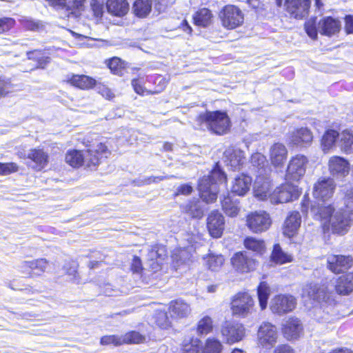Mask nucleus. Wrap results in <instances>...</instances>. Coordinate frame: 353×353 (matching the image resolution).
<instances>
[{"label": "nucleus", "mask_w": 353, "mask_h": 353, "mask_svg": "<svg viewBox=\"0 0 353 353\" xmlns=\"http://www.w3.org/2000/svg\"><path fill=\"white\" fill-rule=\"evenodd\" d=\"M296 305V299L289 294H279L274 296L270 304L271 311L279 315L292 312Z\"/></svg>", "instance_id": "ddd939ff"}, {"label": "nucleus", "mask_w": 353, "mask_h": 353, "mask_svg": "<svg viewBox=\"0 0 353 353\" xmlns=\"http://www.w3.org/2000/svg\"><path fill=\"white\" fill-rule=\"evenodd\" d=\"M345 208L352 209L353 210V188L347 190L345 196Z\"/></svg>", "instance_id": "0e129e2a"}, {"label": "nucleus", "mask_w": 353, "mask_h": 353, "mask_svg": "<svg viewBox=\"0 0 353 353\" xmlns=\"http://www.w3.org/2000/svg\"><path fill=\"white\" fill-rule=\"evenodd\" d=\"M301 217L299 212H292L286 218L283 228V234L288 237L293 236L300 227Z\"/></svg>", "instance_id": "c85d7f7f"}, {"label": "nucleus", "mask_w": 353, "mask_h": 353, "mask_svg": "<svg viewBox=\"0 0 353 353\" xmlns=\"http://www.w3.org/2000/svg\"><path fill=\"white\" fill-rule=\"evenodd\" d=\"M123 63L119 58L114 57L108 62V68L111 72L118 76H123L124 74V70L123 68Z\"/></svg>", "instance_id": "3c124183"}, {"label": "nucleus", "mask_w": 353, "mask_h": 353, "mask_svg": "<svg viewBox=\"0 0 353 353\" xmlns=\"http://www.w3.org/2000/svg\"><path fill=\"white\" fill-rule=\"evenodd\" d=\"M156 323L160 327L165 329L170 325L167 314L164 312H159L156 314Z\"/></svg>", "instance_id": "bf43d9fd"}, {"label": "nucleus", "mask_w": 353, "mask_h": 353, "mask_svg": "<svg viewBox=\"0 0 353 353\" xmlns=\"http://www.w3.org/2000/svg\"><path fill=\"white\" fill-rule=\"evenodd\" d=\"M271 225V217L265 211H255L246 216V225L254 233L264 232L270 228Z\"/></svg>", "instance_id": "0eeeda50"}, {"label": "nucleus", "mask_w": 353, "mask_h": 353, "mask_svg": "<svg viewBox=\"0 0 353 353\" xmlns=\"http://www.w3.org/2000/svg\"><path fill=\"white\" fill-rule=\"evenodd\" d=\"M32 276L40 275L44 272L48 267V261L44 259L30 261Z\"/></svg>", "instance_id": "8fccbe9b"}, {"label": "nucleus", "mask_w": 353, "mask_h": 353, "mask_svg": "<svg viewBox=\"0 0 353 353\" xmlns=\"http://www.w3.org/2000/svg\"><path fill=\"white\" fill-rule=\"evenodd\" d=\"M245 247L258 253H262L265 248L264 241L254 237H247L244 241Z\"/></svg>", "instance_id": "de8ad7c7"}, {"label": "nucleus", "mask_w": 353, "mask_h": 353, "mask_svg": "<svg viewBox=\"0 0 353 353\" xmlns=\"http://www.w3.org/2000/svg\"><path fill=\"white\" fill-rule=\"evenodd\" d=\"M223 26L227 29H234L241 26L244 21L242 11L234 5H227L219 14Z\"/></svg>", "instance_id": "6e6552de"}, {"label": "nucleus", "mask_w": 353, "mask_h": 353, "mask_svg": "<svg viewBox=\"0 0 353 353\" xmlns=\"http://www.w3.org/2000/svg\"><path fill=\"white\" fill-rule=\"evenodd\" d=\"M68 81L72 85L82 90L92 88L96 85V80L86 75L72 74L68 77Z\"/></svg>", "instance_id": "473e14b6"}, {"label": "nucleus", "mask_w": 353, "mask_h": 353, "mask_svg": "<svg viewBox=\"0 0 353 353\" xmlns=\"http://www.w3.org/2000/svg\"><path fill=\"white\" fill-rule=\"evenodd\" d=\"M88 150L85 152L70 150L65 157V162L72 168L85 165L88 168L95 167L100 163L102 158H107L110 154L108 147L102 142L95 140L87 145Z\"/></svg>", "instance_id": "7ed1b4c3"}, {"label": "nucleus", "mask_w": 353, "mask_h": 353, "mask_svg": "<svg viewBox=\"0 0 353 353\" xmlns=\"http://www.w3.org/2000/svg\"><path fill=\"white\" fill-rule=\"evenodd\" d=\"M308 163L307 157L296 154L291 158L286 171V179L292 181H299L304 176Z\"/></svg>", "instance_id": "f8f14e48"}, {"label": "nucleus", "mask_w": 353, "mask_h": 353, "mask_svg": "<svg viewBox=\"0 0 353 353\" xmlns=\"http://www.w3.org/2000/svg\"><path fill=\"white\" fill-rule=\"evenodd\" d=\"M223 344L215 337H209L201 347L202 353H221L223 350Z\"/></svg>", "instance_id": "4c0bfd02"}, {"label": "nucleus", "mask_w": 353, "mask_h": 353, "mask_svg": "<svg viewBox=\"0 0 353 353\" xmlns=\"http://www.w3.org/2000/svg\"><path fill=\"white\" fill-rule=\"evenodd\" d=\"M13 85L9 79L4 77H0V94L6 95L12 91Z\"/></svg>", "instance_id": "13d9d810"}, {"label": "nucleus", "mask_w": 353, "mask_h": 353, "mask_svg": "<svg viewBox=\"0 0 353 353\" xmlns=\"http://www.w3.org/2000/svg\"><path fill=\"white\" fill-rule=\"evenodd\" d=\"M341 21L337 19L327 17L321 19L318 23V30L322 34L331 37L341 30Z\"/></svg>", "instance_id": "a878e982"}, {"label": "nucleus", "mask_w": 353, "mask_h": 353, "mask_svg": "<svg viewBox=\"0 0 353 353\" xmlns=\"http://www.w3.org/2000/svg\"><path fill=\"white\" fill-rule=\"evenodd\" d=\"M169 311L173 317L184 318L189 315L191 308L190 305L183 300L177 299L170 302Z\"/></svg>", "instance_id": "7c9ffc66"}, {"label": "nucleus", "mask_w": 353, "mask_h": 353, "mask_svg": "<svg viewBox=\"0 0 353 353\" xmlns=\"http://www.w3.org/2000/svg\"><path fill=\"white\" fill-rule=\"evenodd\" d=\"M213 321L211 317L205 316L197 323L196 332L198 334H207L212 331Z\"/></svg>", "instance_id": "49530a36"}, {"label": "nucleus", "mask_w": 353, "mask_h": 353, "mask_svg": "<svg viewBox=\"0 0 353 353\" xmlns=\"http://www.w3.org/2000/svg\"><path fill=\"white\" fill-rule=\"evenodd\" d=\"M230 305L234 316L244 318L254 310V302L248 292H239L232 297Z\"/></svg>", "instance_id": "423d86ee"}, {"label": "nucleus", "mask_w": 353, "mask_h": 353, "mask_svg": "<svg viewBox=\"0 0 353 353\" xmlns=\"http://www.w3.org/2000/svg\"><path fill=\"white\" fill-rule=\"evenodd\" d=\"M204 265L210 270L219 271L224 263V258L221 254L210 253L203 256Z\"/></svg>", "instance_id": "f704fd0d"}, {"label": "nucleus", "mask_w": 353, "mask_h": 353, "mask_svg": "<svg viewBox=\"0 0 353 353\" xmlns=\"http://www.w3.org/2000/svg\"><path fill=\"white\" fill-rule=\"evenodd\" d=\"M226 181L225 174L220 169L218 164L208 176H204L199 181V190L201 199L206 203H212L217 199L218 183Z\"/></svg>", "instance_id": "20e7f679"}, {"label": "nucleus", "mask_w": 353, "mask_h": 353, "mask_svg": "<svg viewBox=\"0 0 353 353\" xmlns=\"http://www.w3.org/2000/svg\"><path fill=\"white\" fill-rule=\"evenodd\" d=\"M201 341L194 337L185 339L183 342V353H202L200 347Z\"/></svg>", "instance_id": "37998d69"}, {"label": "nucleus", "mask_w": 353, "mask_h": 353, "mask_svg": "<svg viewBox=\"0 0 353 353\" xmlns=\"http://www.w3.org/2000/svg\"><path fill=\"white\" fill-rule=\"evenodd\" d=\"M134 12L139 17H146L151 11V0H137L133 6Z\"/></svg>", "instance_id": "79ce46f5"}, {"label": "nucleus", "mask_w": 353, "mask_h": 353, "mask_svg": "<svg viewBox=\"0 0 353 353\" xmlns=\"http://www.w3.org/2000/svg\"><path fill=\"white\" fill-rule=\"evenodd\" d=\"M163 253V248L153 246L149 252L148 256L151 261L158 260V259H161L164 255Z\"/></svg>", "instance_id": "052dcab7"}, {"label": "nucleus", "mask_w": 353, "mask_h": 353, "mask_svg": "<svg viewBox=\"0 0 353 353\" xmlns=\"http://www.w3.org/2000/svg\"><path fill=\"white\" fill-rule=\"evenodd\" d=\"M132 85L134 91L140 95H142L145 92V88L141 85V82L139 79H134L132 80Z\"/></svg>", "instance_id": "69168bd1"}, {"label": "nucleus", "mask_w": 353, "mask_h": 353, "mask_svg": "<svg viewBox=\"0 0 353 353\" xmlns=\"http://www.w3.org/2000/svg\"><path fill=\"white\" fill-rule=\"evenodd\" d=\"M273 353H294V351L289 345L282 344L276 346Z\"/></svg>", "instance_id": "338daca9"}, {"label": "nucleus", "mask_w": 353, "mask_h": 353, "mask_svg": "<svg viewBox=\"0 0 353 353\" xmlns=\"http://www.w3.org/2000/svg\"><path fill=\"white\" fill-rule=\"evenodd\" d=\"M252 181V178L247 174H236L231 181L230 191L237 196H243L250 190Z\"/></svg>", "instance_id": "b1692460"}, {"label": "nucleus", "mask_w": 353, "mask_h": 353, "mask_svg": "<svg viewBox=\"0 0 353 353\" xmlns=\"http://www.w3.org/2000/svg\"><path fill=\"white\" fill-rule=\"evenodd\" d=\"M106 7L109 13L118 17L125 15L129 9L125 0H108Z\"/></svg>", "instance_id": "72a5a7b5"}, {"label": "nucleus", "mask_w": 353, "mask_h": 353, "mask_svg": "<svg viewBox=\"0 0 353 353\" xmlns=\"http://www.w3.org/2000/svg\"><path fill=\"white\" fill-rule=\"evenodd\" d=\"M233 267L240 272H248L256 268V261L245 252H237L231 259Z\"/></svg>", "instance_id": "393cba45"}, {"label": "nucleus", "mask_w": 353, "mask_h": 353, "mask_svg": "<svg viewBox=\"0 0 353 353\" xmlns=\"http://www.w3.org/2000/svg\"><path fill=\"white\" fill-rule=\"evenodd\" d=\"M220 332L228 344L239 342L245 336L244 325L238 322L225 321L221 325Z\"/></svg>", "instance_id": "1a4fd4ad"}, {"label": "nucleus", "mask_w": 353, "mask_h": 353, "mask_svg": "<svg viewBox=\"0 0 353 353\" xmlns=\"http://www.w3.org/2000/svg\"><path fill=\"white\" fill-rule=\"evenodd\" d=\"M183 211L192 218H201L203 215L202 203L199 199L190 201L183 206Z\"/></svg>", "instance_id": "c9c22d12"}, {"label": "nucleus", "mask_w": 353, "mask_h": 353, "mask_svg": "<svg viewBox=\"0 0 353 353\" xmlns=\"http://www.w3.org/2000/svg\"><path fill=\"white\" fill-rule=\"evenodd\" d=\"M196 121L198 124L196 128L203 129L205 127L219 135L226 133L230 128V119L227 114L221 111H207L198 116Z\"/></svg>", "instance_id": "39448f33"}, {"label": "nucleus", "mask_w": 353, "mask_h": 353, "mask_svg": "<svg viewBox=\"0 0 353 353\" xmlns=\"http://www.w3.org/2000/svg\"><path fill=\"white\" fill-rule=\"evenodd\" d=\"M288 157V150L285 146L280 143L272 145L270 149V159L275 167L283 165Z\"/></svg>", "instance_id": "cd10ccee"}, {"label": "nucleus", "mask_w": 353, "mask_h": 353, "mask_svg": "<svg viewBox=\"0 0 353 353\" xmlns=\"http://www.w3.org/2000/svg\"><path fill=\"white\" fill-rule=\"evenodd\" d=\"M270 294V289L268 285L265 282H261L258 286L257 294L261 310L266 308Z\"/></svg>", "instance_id": "a18cd8bd"}, {"label": "nucleus", "mask_w": 353, "mask_h": 353, "mask_svg": "<svg viewBox=\"0 0 353 353\" xmlns=\"http://www.w3.org/2000/svg\"><path fill=\"white\" fill-rule=\"evenodd\" d=\"M299 195L297 186L292 183H285L276 188L270 194V200L272 203H287L297 199Z\"/></svg>", "instance_id": "9b49d317"}, {"label": "nucleus", "mask_w": 353, "mask_h": 353, "mask_svg": "<svg viewBox=\"0 0 353 353\" xmlns=\"http://www.w3.org/2000/svg\"><path fill=\"white\" fill-rule=\"evenodd\" d=\"M303 327L298 318L290 317L283 324L282 332L288 340H294L300 337L303 333Z\"/></svg>", "instance_id": "5701e85b"}, {"label": "nucleus", "mask_w": 353, "mask_h": 353, "mask_svg": "<svg viewBox=\"0 0 353 353\" xmlns=\"http://www.w3.org/2000/svg\"><path fill=\"white\" fill-rule=\"evenodd\" d=\"M319 288H327L328 290H332V294L334 290L339 294L346 295L353 290V273H349L346 275L340 276L332 285H318Z\"/></svg>", "instance_id": "4be33fe9"}, {"label": "nucleus", "mask_w": 353, "mask_h": 353, "mask_svg": "<svg viewBox=\"0 0 353 353\" xmlns=\"http://www.w3.org/2000/svg\"><path fill=\"white\" fill-rule=\"evenodd\" d=\"M353 265V258L350 255L330 254L327 256V268L334 274L347 271Z\"/></svg>", "instance_id": "4468645a"}, {"label": "nucleus", "mask_w": 353, "mask_h": 353, "mask_svg": "<svg viewBox=\"0 0 353 353\" xmlns=\"http://www.w3.org/2000/svg\"><path fill=\"white\" fill-rule=\"evenodd\" d=\"M207 228L211 236L220 238L225 229V219L217 210L210 213L207 219Z\"/></svg>", "instance_id": "dca6fc26"}, {"label": "nucleus", "mask_w": 353, "mask_h": 353, "mask_svg": "<svg viewBox=\"0 0 353 353\" xmlns=\"http://www.w3.org/2000/svg\"><path fill=\"white\" fill-rule=\"evenodd\" d=\"M328 170L333 177L343 178L349 174L350 163L343 157L333 156L328 161Z\"/></svg>", "instance_id": "aec40b11"}, {"label": "nucleus", "mask_w": 353, "mask_h": 353, "mask_svg": "<svg viewBox=\"0 0 353 353\" xmlns=\"http://www.w3.org/2000/svg\"><path fill=\"white\" fill-rule=\"evenodd\" d=\"M212 17V14L210 10L202 8L194 14L193 19L196 26L207 27L211 24Z\"/></svg>", "instance_id": "ea45409f"}, {"label": "nucleus", "mask_w": 353, "mask_h": 353, "mask_svg": "<svg viewBox=\"0 0 353 353\" xmlns=\"http://www.w3.org/2000/svg\"><path fill=\"white\" fill-rule=\"evenodd\" d=\"M186 236L185 240L188 242V245H184L174 250L172 256L173 261L176 262L177 265L188 262L196 249L194 243L197 237L190 234H186Z\"/></svg>", "instance_id": "2eb2a0df"}, {"label": "nucleus", "mask_w": 353, "mask_h": 353, "mask_svg": "<svg viewBox=\"0 0 353 353\" xmlns=\"http://www.w3.org/2000/svg\"><path fill=\"white\" fill-rule=\"evenodd\" d=\"M270 181L268 175H257L254 183V196L261 200L270 198Z\"/></svg>", "instance_id": "bb28decb"}, {"label": "nucleus", "mask_w": 353, "mask_h": 353, "mask_svg": "<svg viewBox=\"0 0 353 353\" xmlns=\"http://www.w3.org/2000/svg\"><path fill=\"white\" fill-rule=\"evenodd\" d=\"M18 171V165L15 163H0V174L8 175Z\"/></svg>", "instance_id": "4d7b16f0"}, {"label": "nucleus", "mask_w": 353, "mask_h": 353, "mask_svg": "<svg viewBox=\"0 0 353 353\" xmlns=\"http://www.w3.org/2000/svg\"><path fill=\"white\" fill-rule=\"evenodd\" d=\"M144 340L145 337L136 331H131L121 336L122 344L140 343Z\"/></svg>", "instance_id": "09e8293b"}, {"label": "nucleus", "mask_w": 353, "mask_h": 353, "mask_svg": "<svg viewBox=\"0 0 353 353\" xmlns=\"http://www.w3.org/2000/svg\"><path fill=\"white\" fill-rule=\"evenodd\" d=\"M221 208L227 216L236 217L241 210L240 202L238 199H232L228 195L221 200Z\"/></svg>", "instance_id": "2f4dec72"}, {"label": "nucleus", "mask_w": 353, "mask_h": 353, "mask_svg": "<svg viewBox=\"0 0 353 353\" xmlns=\"http://www.w3.org/2000/svg\"><path fill=\"white\" fill-rule=\"evenodd\" d=\"M279 332L276 327L269 322H263L257 332L258 343L266 349H270L277 343Z\"/></svg>", "instance_id": "9d476101"}, {"label": "nucleus", "mask_w": 353, "mask_h": 353, "mask_svg": "<svg viewBox=\"0 0 353 353\" xmlns=\"http://www.w3.org/2000/svg\"><path fill=\"white\" fill-rule=\"evenodd\" d=\"M27 158L34 163L32 168L37 170L45 168L48 162V155L42 149L30 150L27 154Z\"/></svg>", "instance_id": "c756f323"}, {"label": "nucleus", "mask_w": 353, "mask_h": 353, "mask_svg": "<svg viewBox=\"0 0 353 353\" xmlns=\"http://www.w3.org/2000/svg\"><path fill=\"white\" fill-rule=\"evenodd\" d=\"M305 30L307 35L312 39L317 37V29L315 19H311L305 23Z\"/></svg>", "instance_id": "5fc2aeb1"}, {"label": "nucleus", "mask_w": 353, "mask_h": 353, "mask_svg": "<svg viewBox=\"0 0 353 353\" xmlns=\"http://www.w3.org/2000/svg\"><path fill=\"white\" fill-rule=\"evenodd\" d=\"M20 21L23 28L29 30L39 31L43 28V26L41 22L32 20V19L23 18Z\"/></svg>", "instance_id": "603ef678"}, {"label": "nucleus", "mask_w": 353, "mask_h": 353, "mask_svg": "<svg viewBox=\"0 0 353 353\" xmlns=\"http://www.w3.org/2000/svg\"><path fill=\"white\" fill-rule=\"evenodd\" d=\"M252 165L257 169V175H268L270 170L266 157L261 153H254L251 157Z\"/></svg>", "instance_id": "e433bc0d"}, {"label": "nucleus", "mask_w": 353, "mask_h": 353, "mask_svg": "<svg viewBox=\"0 0 353 353\" xmlns=\"http://www.w3.org/2000/svg\"><path fill=\"white\" fill-rule=\"evenodd\" d=\"M335 186L332 179H321L314 184L313 195L316 199L325 201L332 196Z\"/></svg>", "instance_id": "f3484780"}, {"label": "nucleus", "mask_w": 353, "mask_h": 353, "mask_svg": "<svg viewBox=\"0 0 353 353\" xmlns=\"http://www.w3.org/2000/svg\"><path fill=\"white\" fill-rule=\"evenodd\" d=\"M14 25V20L12 18L0 19V33L8 31Z\"/></svg>", "instance_id": "680f3d73"}, {"label": "nucleus", "mask_w": 353, "mask_h": 353, "mask_svg": "<svg viewBox=\"0 0 353 353\" xmlns=\"http://www.w3.org/2000/svg\"><path fill=\"white\" fill-rule=\"evenodd\" d=\"M339 136L340 134L334 130H328L325 132L321 139V147L324 152H327L335 145Z\"/></svg>", "instance_id": "58836bf2"}, {"label": "nucleus", "mask_w": 353, "mask_h": 353, "mask_svg": "<svg viewBox=\"0 0 353 353\" xmlns=\"http://www.w3.org/2000/svg\"><path fill=\"white\" fill-rule=\"evenodd\" d=\"M101 345H122L121 336L118 335H109L104 336L101 339Z\"/></svg>", "instance_id": "6e6d98bb"}, {"label": "nucleus", "mask_w": 353, "mask_h": 353, "mask_svg": "<svg viewBox=\"0 0 353 353\" xmlns=\"http://www.w3.org/2000/svg\"><path fill=\"white\" fill-rule=\"evenodd\" d=\"M316 220L325 224L328 223L333 233L343 235L346 234L353 222L352 209L341 208L336 210L332 205L314 204L310 210Z\"/></svg>", "instance_id": "f257e3e1"}, {"label": "nucleus", "mask_w": 353, "mask_h": 353, "mask_svg": "<svg viewBox=\"0 0 353 353\" xmlns=\"http://www.w3.org/2000/svg\"><path fill=\"white\" fill-rule=\"evenodd\" d=\"M223 159L228 167L233 170H239L244 163V152L235 147H229L224 152Z\"/></svg>", "instance_id": "412c9836"}, {"label": "nucleus", "mask_w": 353, "mask_h": 353, "mask_svg": "<svg viewBox=\"0 0 353 353\" xmlns=\"http://www.w3.org/2000/svg\"><path fill=\"white\" fill-rule=\"evenodd\" d=\"M271 260L277 264H284L292 261V257L283 252L279 244H275L272 252Z\"/></svg>", "instance_id": "a19ab883"}, {"label": "nucleus", "mask_w": 353, "mask_h": 353, "mask_svg": "<svg viewBox=\"0 0 353 353\" xmlns=\"http://www.w3.org/2000/svg\"><path fill=\"white\" fill-rule=\"evenodd\" d=\"M339 143L341 149L345 152H350L353 150V132L343 131L339 136Z\"/></svg>", "instance_id": "c03bdc74"}, {"label": "nucleus", "mask_w": 353, "mask_h": 353, "mask_svg": "<svg viewBox=\"0 0 353 353\" xmlns=\"http://www.w3.org/2000/svg\"><path fill=\"white\" fill-rule=\"evenodd\" d=\"M332 290L327 288H319L315 283H307L302 288L301 296L306 300H312L321 303L314 310L316 319L323 323H332L338 319L336 310L332 304Z\"/></svg>", "instance_id": "f03ea898"}, {"label": "nucleus", "mask_w": 353, "mask_h": 353, "mask_svg": "<svg viewBox=\"0 0 353 353\" xmlns=\"http://www.w3.org/2000/svg\"><path fill=\"white\" fill-rule=\"evenodd\" d=\"M284 6L288 13L296 19H303L308 14L310 0H284Z\"/></svg>", "instance_id": "a211bd4d"}, {"label": "nucleus", "mask_w": 353, "mask_h": 353, "mask_svg": "<svg viewBox=\"0 0 353 353\" xmlns=\"http://www.w3.org/2000/svg\"><path fill=\"white\" fill-rule=\"evenodd\" d=\"M313 140L312 132L307 128H300L294 130L290 133L289 143L296 147H307Z\"/></svg>", "instance_id": "6ab92c4d"}, {"label": "nucleus", "mask_w": 353, "mask_h": 353, "mask_svg": "<svg viewBox=\"0 0 353 353\" xmlns=\"http://www.w3.org/2000/svg\"><path fill=\"white\" fill-rule=\"evenodd\" d=\"M54 6L67 8H79L84 0H50Z\"/></svg>", "instance_id": "864d4df0"}, {"label": "nucleus", "mask_w": 353, "mask_h": 353, "mask_svg": "<svg viewBox=\"0 0 353 353\" xmlns=\"http://www.w3.org/2000/svg\"><path fill=\"white\" fill-rule=\"evenodd\" d=\"M30 261H23L19 266V271L26 275V276L27 277H32V269H31V265H30Z\"/></svg>", "instance_id": "e2e57ef3"}, {"label": "nucleus", "mask_w": 353, "mask_h": 353, "mask_svg": "<svg viewBox=\"0 0 353 353\" xmlns=\"http://www.w3.org/2000/svg\"><path fill=\"white\" fill-rule=\"evenodd\" d=\"M345 30L348 34H353V16L352 15L345 17Z\"/></svg>", "instance_id": "774afa93"}]
</instances>
